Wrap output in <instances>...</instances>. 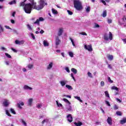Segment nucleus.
I'll use <instances>...</instances> for the list:
<instances>
[{
	"label": "nucleus",
	"mask_w": 126,
	"mask_h": 126,
	"mask_svg": "<svg viewBox=\"0 0 126 126\" xmlns=\"http://www.w3.org/2000/svg\"><path fill=\"white\" fill-rule=\"evenodd\" d=\"M16 13V12H13L12 14V16H13V17H15Z\"/></svg>",
	"instance_id": "obj_58"
},
{
	"label": "nucleus",
	"mask_w": 126,
	"mask_h": 126,
	"mask_svg": "<svg viewBox=\"0 0 126 126\" xmlns=\"http://www.w3.org/2000/svg\"><path fill=\"white\" fill-rule=\"evenodd\" d=\"M109 37H108V35H107V34H104V39L105 41H108V40H109V39L110 40H113V34H112V32H109Z\"/></svg>",
	"instance_id": "obj_4"
},
{
	"label": "nucleus",
	"mask_w": 126,
	"mask_h": 126,
	"mask_svg": "<svg viewBox=\"0 0 126 126\" xmlns=\"http://www.w3.org/2000/svg\"><path fill=\"white\" fill-rule=\"evenodd\" d=\"M74 124L76 126H82V122H81L80 121H78V123L74 122Z\"/></svg>",
	"instance_id": "obj_12"
},
{
	"label": "nucleus",
	"mask_w": 126,
	"mask_h": 126,
	"mask_svg": "<svg viewBox=\"0 0 126 126\" xmlns=\"http://www.w3.org/2000/svg\"><path fill=\"white\" fill-rule=\"evenodd\" d=\"M67 12L68 13L69 15H72V14H73V13L69 10H67Z\"/></svg>",
	"instance_id": "obj_36"
},
{
	"label": "nucleus",
	"mask_w": 126,
	"mask_h": 126,
	"mask_svg": "<svg viewBox=\"0 0 126 126\" xmlns=\"http://www.w3.org/2000/svg\"><path fill=\"white\" fill-rule=\"evenodd\" d=\"M107 122L109 126H112V125H113V120H112V118L111 117H108Z\"/></svg>",
	"instance_id": "obj_8"
},
{
	"label": "nucleus",
	"mask_w": 126,
	"mask_h": 126,
	"mask_svg": "<svg viewBox=\"0 0 126 126\" xmlns=\"http://www.w3.org/2000/svg\"><path fill=\"white\" fill-rule=\"evenodd\" d=\"M61 41L60 40L59 36H56L55 39V45L56 46H59V45L61 44Z\"/></svg>",
	"instance_id": "obj_7"
},
{
	"label": "nucleus",
	"mask_w": 126,
	"mask_h": 126,
	"mask_svg": "<svg viewBox=\"0 0 126 126\" xmlns=\"http://www.w3.org/2000/svg\"><path fill=\"white\" fill-rule=\"evenodd\" d=\"M105 104H106V105H107V106H108V107L111 106V104H110V102H109V101H108V100H105Z\"/></svg>",
	"instance_id": "obj_40"
},
{
	"label": "nucleus",
	"mask_w": 126,
	"mask_h": 126,
	"mask_svg": "<svg viewBox=\"0 0 126 126\" xmlns=\"http://www.w3.org/2000/svg\"><path fill=\"white\" fill-rule=\"evenodd\" d=\"M71 71L74 74H76V73H77V70L74 68H72Z\"/></svg>",
	"instance_id": "obj_15"
},
{
	"label": "nucleus",
	"mask_w": 126,
	"mask_h": 126,
	"mask_svg": "<svg viewBox=\"0 0 126 126\" xmlns=\"http://www.w3.org/2000/svg\"><path fill=\"white\" fill-rule=\"evenodd\" d=\"M108 23H109V24L112 23V19H108Z\"/></svg>",
	"instance_id": "obj_57"
},
{
	"label": "nucleus",
	"mask_w": 126,
	"mask_h": 126,
	"mask_svg": "<svg viewBox=\"0 0 126 126\" xmlns=\"http://www.w3.org/2000/svg\"><path fill=\"white\" fill-rule=\"evenodd\" d=\"M33 5L31 4V3L25 4L24 7V10L26 13L30 14L32 11V8H33Z\"/></svg>",
	"instance_id": "obj_2"
},
{
	"label": "nucleus",
	"mask_w": 126,
	"mask_h": 126,
	"mask_svg": "<svg viewBox=\"0 0 126 126\" xmlns=\"http://www.w3.org/2000/svg\"><path fill=\"white\" fill-rule=\"evenodd\" d=\"M80 34H81V35H83V36H87V33H86L85 32H80Z\"/></svg>",
	"instance_id": "obj_44"
},
{
	"label": "nucleus",
	"mask_w": 126,
	"mask_h": 126,
	"mask_svg": "<svg viewBox=\"0 0 126 126\" xmlns=\"http://www.w3.org/2000/svg\"><path fill=\"white\" fill-rule=\"evenodd\" d=\"M27 0H24V1L20 3V6H25V2Z\"/></svg>",
	"instance_id": "obj_25"
},
{
	"label": "nucleus",
	"mask_w": 126,
	"mask_h": 126,
	"mask_svg": "<svg viewBox=\"0 0 126 126\" xmlns=\"http://www.w3.org/2000/svg\"><path fill=\"white\" fill-rule=\"evenodd\" d=\"M52 11L54 14H57V13H58V11L56 10V9H55L54 8L52 9Z\"/></svg>",
	"instance_id": "obj_29"
},
{
	"label": "nucleus",
	"mask_w": 126,
	"mask_h": 126,
	"mask_svg": "<svg viewBox=\"0 0 126 126\" xmlns=\"http://www.w3.org/2000/svg\"><path fill=\"white\" fill-rule=\"evenodd\" d=\"M74 7L77 10H82L83 9V6H82V3L79 0H74Z\"/></svg>",
	"instance_id": "obj_1"
},
{
	"label": "nucleus",
	"mask_w": 126,
	"mask_h": 126,
	"mask_svg": "<svg viewBox=\"0 0 126 126\" xmlns=\"http://www.w3.org/2000/svg\"><path fill=\"white\" fill-rule=\"evenodd\" d=\"M74 98L75 99H77V100H78L81 103H83V101L80 99V97L79 96H74Z\"/></svg>",
	"instance_id": "obj_24"
},
{
	"label": "nucleus",
	"mask_w": 126,
	"mask_h": 126,
	"mask_svg": "<svg viewBox=\"0 0 126 126\" xmlns=\"http://www.w3.org/2000/svg\"><path fill=\"white\" fill-rule=\"evenodd\" d=\"M24 88L25 90H32V88H31L27 85H25L24 86Z\"/></svg>",
	"instance_id": "obj_13"
},
{
	"label": "nucleus",
	"mask_w": 126,
	"mask_h": 126,
	"mask_svg": "<svg viewBox=\"0 0 126 126\" xmlns=\"http://www.w3.org/2000/svg\"><path fill=\"white\" fill-rule=\"evenodd\" d=\"M3 105L4 106V107H8L9 103H8V101L5 100L3 102Z\"/></svg>",
	"instance_id": "obj_16"
},
{
	"label": "nucleus",
	"mask_w": 126,
	"mask_h": 126,
	"mask_svg": "<svg viewBox=\"0 0 126 126\" xmlns=\"http://www.w3.org/2000/svg\"><path fill=\"white\" fill-rule=\"evenodd\" d=\"M65 87L67 88L68 90H72V89H73V88H72V87L69 85H66Z\"/></svg>",
	"instance_id": "obj_17"
},
{
	"label": "nucleus",
	"mask_w": 126,
	"mask_h": 126,
	"mask_svg": "<svg viewBox=\"0 0 126 126\" xmlns=\"http://www.w3.org/2000/svg\"><path fill=\"white\" fill-rule=\"evenodd\" d=\"M112 90H116V91H119V88L116 86H112L111 87Z\"/></svg>",
	"instance_id": "obj_23"
},
{
	"label": "nucleus",
	"mask_w": 126,
	"mask_h": 126,
	"mask_svg": "<svg viewBox=\"0 0 126 126\" xmlns=\"http://www.w3.org/2000/svg\"><path fill=\"white\" fill-rule=\"evenodd\" d=\"M28 67L29 68V69H32V68L33 67V64H29L28 65Z\"/></svg>",
	"instance_id": "obj_41"
},
{
	"label": "nucleus",
	"mask_w": 126,
	"mask_h": 126,
	"mask_svg": "<svg viewBox=\"0 0 126 126\" xmlns=\"http://www.w3.org/2000/svg\"><path fill=\"white\" fill-rule=\"evenodd\" d=\"M116 114L118 116H122V112L121 111H117Z\"/></svg>",
	"instance_id": "obj_49"
},
{
	"label": "nucleus",
	"mask_w": 126,
	"mask_h": 126,
	"mask_svg": "<svg viewBox=\"0 0 126 126\" xmlns=\"http://www.w3.org/2000/svg\"><path fill=\"white\" fill-rule=\"evenodd\" d=\"M48 122H49V119H44V120H43V121H42L41 124L42 125H44V124H45V123H48Z\"/></svg>",
	"instance_id": "obj_27"
},
{
	"label": "nucleus",
	"mask_w": 126,
	"mask_h": 126,
	"mask_svg": "<svg viewBox=\"0 0 126 126\" xmlns=\"http://www.w3.org/2000/svg\"><path fill=\"white\" fill-rule=\"evenodd\" d=\"M86 10L87 12H90V6H88Z\"/></svg>",
	"instance_id": "obj_45"
},
{
	"label": "nucleus",
	"mask_w": 126,
	"mask_h": 126,
	"mask_svg": "<svg viewBox=\"0 0 126 126\" xmlns=\"http://www.w3.org/2000/svg\"><path fill=\"white\" fill-rule=\"evenodd\" d=\"M61 85L62 86H64L66 83V81H61L60 82Z\"/></svg>",
	"instance_id": "obj_21"
},
{
	"label": "nucleus",
	"mask_w": 126,
	"mask_h": 126,
	"mask_svg": "<svg viewBox=\"0 0 126 126\" xmlns=\"http://www.w3.org/2000/svg\"><path fill=\"white\" fill-rule=\"evenodd\" d=\"M71 77L73 78L74 81H76L75 78H74V76H73V73H71Z\"/></svg>",
	"instance_id": "obj_47"
},
{
	"label": "nucleus",
	"mask_w": 126,
	"mask_h": 126,
	"mask_svg": "<svg viewBox=\"0 0 126 126\" xmlns=\"http://www.w3.org/2000/svg\"><path fill=\"white\" fill-rule=\"evenodd\" d=\"M27 28L29 30H32V28L31 27V26H30V25H27Z\"/></svg>",
	"instance_id": "obj_50"
},
{
	"label": "nucleus",
	"mask_w": 126,
	"mask_h": 126,
	"mask_svg": "<svg viewBox=\"0 0 126 126\" xmlns=\"http://www.w3.org/2000/svg\"><path fill=\"white\" fill-rule=\"evenodd\" d=\"M65 69L68 73L70 72V70H69V68H68V67H66Z\"/></svg>",
	"instance_id": "obj_48"
},
{
	"label": "nucleus",
	"mask_w": 126,
	"mask_h": 126,
	"mask_svg": "<svg viewBox=\"0 0 126 126\" xmlns=\"http://www.w3.org/2000/svg\"><path fill=\"white\" fill-rule=\"evenodd\" d=\"M32 102H33V98H30L28 101V105L32 106Z\"/></svg>",
	"instance_id": "obj_14"
},
{
	"label": "nucleus",
	"mask_w": 126,
	"mask_h": 126,
	"mask_svg": "<svg viewBox=\"0 0 126 126\" xmlns=\"http://www.w3.org/2000/svg\"><path fill=\"white\" fill-rule=\"evenodd\" d=\"M41 107H42V104H37L36 105V108H37V109H41Z\"/></svg>",
	"instance_id": "obj_46"
},
{
	"label": "nucleus",
	"mask_w": 126,
	"mask_h": 126,
	"mask_svg": "<svg viewBox=\"0 0 126 126\" xmlns=\"http://www.w3.org/2000/svg\"><path fill=\"white\" fill-rule=\"evenodd\" d=\"M114 110H118V109H119L118 105L115 104L114 106Z\"/></svg>",
	"instance_id": "obj_51"
},
{
	"label": "nucleus",
	"mask_w": 126,
	"mask_h": 126,
	"mask_svg": "<svg viewBox=\"0 0 126 126\" xmlns=\"http://www.w3.org/2000/svg\"><path fill=\"white\" fill-rule=\"evenodd\" d=\"M45 20L43 18V17H39V19H36V21L34 22L33 23L34 24H38V25H40V22L44 21Z\"/></svg>",
	"instance_id": "obj_5"
},
{
	"label": "nucleus",
	"mask_w": 126,
	"mask_h": 126,
	"mask_svg": "<svg viewBox=\"0 0 126 126\" xmlns=\"http://www.w3.org/2000/svg\"><path fill=\"white\" fill-rule=\"evenodd\" d=\"M23 44H24V40H22V41H19V45H23Z\"/></svg>",
	"instance_id": "obj_52"
},
{
	"label": "nucleus",
	"mask_w": 126,
	"mask_h": 126,
	"mask_svg": "<svg viewBox=\"0 0 126 126\" xmlns=\"http://www.w3.org/2000/svg\"><path fill=\"white\" fill-rule=\"evenodd\" d=\"M104 93L106 97H107L108 98H110V94H109V93H108V91H105Z\"/></svg>",
	"instance_id": "obj_31"
},
{
	"label": "nucleus",
	"mask_w": 126,
	"mask_h": 126,
	"mask_svg": "<svg viewBox=\"0 0 126 126\" xmlns=\"http://www.w3.org/2000/svg\"><path fill=\"white\" fill-rule=\"evenodd\" d=\"M4 27H5L6 29H10L11 30V28H10L8 26H4Z\"/></svg>",
	"instance_id": "obj_59"
},
{
	"label": "nucleus",
	"mask_w": 126,
	"mask_h": 126,
	"mask_svg": "<svg viewBox=\"0 0 126 126\" xmlns=\"http://www.w3.org/2000/svg\"><path fill=\"white\" fill-rule=\"evenodd\" d=\"M10 112L12 113V114H13V115L16 114V112H15L14 109H13V108L10 109Z\"/></svg>",
	"instance_id": "obj_32"
},
{
	"label": "nucleus",
	"mask_w": 126,
	"mask_h": 126,
	"mask_svg": "<svg viewBox=\"0 0 126 126\" xmlns=\"http://www.w3.org/2000/svg\"><path fill=\"white\" fill-rule=\"evenodd\" d=\"M63 101H64V102H65V103H67L68 104H69V105H70V102H69V101L66 98H63Z\"/></svg>",
	"instance_id": "obj_28"
},
{
	"label": "nucleus",
	"mask_w": 126,
	"mask_h": 126,
	"mask_svg": "<svg viewBox=\"0 0 126 126\" xmlns=\"http://www.w3.org/2000/svg\"><path fill=\"white\" fill-rule=\"evenodd\" d=\"M95 28H99V27H100V26L97 24H95Z\"/></svg>",
	"instance_id": "obj_60"
},
{
	"label": "nucleus",
	"mask_w": 126,
	"mask_h": 126,
	"mask_svg": "<svg viewBox=\"0 0 126 126\" xmlns=\"http://www.w3.org/2000/svg\"><path fill=\"white\" fill-rule=\"evenodd\" d=\"M11 49L14 53H17V50H16L15 49H14L13 48H11Z\"/></svg>",
	"instance_id": "obj_54"
},
{
	"label": "nucleus",
	"mask_w": 126,
	"mask_h": 126,
	"mask_svg": "<svg viewBox=\"0 0 126 126\" xmlns=\"http://www.w3.org/2000/svg\"><path fill=\"white\" fill-rule=\"evenodd\" d=\"M15 3H16V1L15 0H13L12 1H11V2H9V4H15Z\"/></svg>",
	"instance_id": "obj_30"
},
{
	"label": "nucleus",
	"mask_w": 126,
	"mask_h": 126,
	"mask_svg": "<svg viewBox=\"0 0 126 126\" xmlns=\"http://www.w3.org/2000/svg\"><path fill=\"white\" fill-rule=\"evenodd\" d=\"M10 21L12 24H14V23H15V21H14V20L11 19Z\"/></svg>",
	"instance_id": "obj_62"
},
{
	"label": "nucleus",
	"mask_w": 126,
	"mask_h": 126,
	"mask_svg": "<svg viewBox=\"0 0 126 126\" xmlns=\"http://www.w3.org/2000/svg\"><path fill=\"white\" fill-rule=\"evenodd\" d=\"M63 29L60 28L58 30V36H62V35H63Z\"/></svg>",
	"instance_id": "obj_10"
},
{
	"label": "nucleus",
	"mask_w": 126,
	"mask_h": 126,
	"mask_svg": "<svg viewBox=\"0 0 126 126\" xmlns=\"http://www.w3.org/2000/svg\"><path fill=\"white\" fill-rule=\"evenodd\" d=\"M6 114L7 115V116H8V117H11V115L10 113H9V112L7 110H6Z\"/></svg>",
	"instance_id": "obj_37"
},
{
	"label": "nucleus",
	"mask_w": 126,
	"mask_h": 126,
	"mask_svg": "<svg viewBox=\"0 0 126 126\" xmlns=\"http://www.w3.org/2000/svg\"><path fill=\"white\" fill-rule=\"evenodd\" d=\"M103 17H106L107 16V11H104L102 14Z\"/></svg>",
	"instance_id": "obj_34"
},
{
	"label": "nucleus",
	"mask_w": 126,
	"mask_h": 126,
	"mask_svg": "<svg viewBox=\"0 0 126 126\" xmlns=\"http://www.w3.org/2000/svg\"><path fill=\"white\" fill-rule=\"evenodd\" d=\"M45 4V0H40L39 1V4L37 6L34 5L33 6V9H36V10H41L44 8V4Z\"/></svg>",
	"instance_id": "obj_3"
},
{
	"label": "nucleus",
	"mask_w": 126,
	"mask_h": 126,
	"mask_svg": "<svg viewBox=\"0 0 126 126\" xmlns=\"http://www.w3.org/2000/svg\"><path fill=\"white\" fill-rule=\"evenodd\" d=\"M107 64H108V67L109 68V69H112L113 67H112V65L109 63H108V62H107Z\"/></svg>",
	"instance_id": "obj_38"
},
{
	"label": "nucleus",
	"mask_w": 126,
	"mask_h": 126,
	"mask_svg": "<svg viewBox=\"0 0 126 126\" xmlns=\"http://www.w3.org/2000/svg\"><path fill=\"white\" fill-rule=\"evenodd\" d=\"M5 56H6L7 57H8L9 59H11V56L10 55L8 54V53H5Z\"/></svg>",
	"instance_id": "obj_43"
},
{
	"label": "nucleus",
	"mask_w": 126,
	"mask_h": 126,
	"mask_svg": "<svg viewBox=\"0 0 126 126\" xmlns=\"http://www.w3.org/2000/svg\"><path fill=\"white\" fill-rule=\"evenodd\" d=\"M122 41H123L124 44H126V38L122 39Z\"/></svg>",
	"instance_id": "obj_64"
},
{
	"label": "nucleus",
	"mask_w": 126,
	"mask_h": 126,
	"mask_svg": "<svg viewBox=\"0 0 126 126\" xmlns=\"http://www.w3.org/2000/svg\"><path fill=\"white\" fill-rule=\"evenodd\" d=\"M126 118H124L122 120L120 121V124L121 125H124V124H126Z\"/></svg>",
	"instance_id": "obj_20"
},
{
	"label": "nucleus",
	"mask_w": 126,
	"mask_h": 126,
	"mask_svg": "<svg viewBox=\"0 0 126 126\" xmlns=\"http://www.w3.org/2000/svg\"><path fill=\"white\" fill-rule=\"evenodd\" d=\"M69 56H70V57L71 58H73V53H72L71 52H69Z\"/></svg>",
	"instance_id": "obj_42"
},
{
	"label": "nucleus",
	"mask_w": 126,
	"mask_h": 126,
	"mask_svg": "<svg viewBox=\"0 0 126 126\" xmlns=\"http://www.w3.org/2000/svg\"><path fill=\"white\" fill-rule=\"evenodd\" d=\"M108 81H109V82H110V83H114V81L111 80V78L110 77H108Z\"/></svg>",
	"instance_id": "obj_35"
},
{
	"label": "nucleus",
	"mask_w": 126,
	"mask_h": 126,
	"mask_svg": "<svg viewBox=\"0 0 126 126\" xmlns=\"http://www.w3.org/2000/svg\"><path fill=\"white\" fill-rule=\"evenodd\" d=\"M21 121L24 126H27V123H26V122L23 120V119H21Z\"/></svg>",
	"instance_id": "obj_33"
},
{
	"label": "nucleus",
	"mask_w": 126,
	"mask_h": 126,
	"mask_svg": "<svg viewBox=\"0 0 126 126\" xmlns=\"http://www.w3.org/2000/svg\"><path fill=\"white\" fill-rule=\"evenodd\" d=\"M85 49H86V50H88L89 52H92V51H93L92 45H89L88 46L87 45H85Z\"/></svg>",
	"instance_id": "obj_6"
},
{
	"label": "nucleus",
	"mask_w": 126,
	"mask_h": 126,
	"mask_svg": "<svg viewBox=\"0 0 126 126\" xmlns=\"http://www.w3.org/2000/svg\"><path fill=\"white\" fill-rule=\"evenodd\" d=\"M31 36H32V39H35V36L34 35V34L32 33Z\"/></svg>",
	"instance_id": "obj_61"
},
{
	"label": "nucleus",
	"mask_w": 126,
	"mask_h": 126,
	"mask_svg": "<svg viewBox=\"0 0 126 126\" xmlns=\"http://www.w3.org/2000/svg\"><path fill=\"white\" fill-rule=\"evenodd\" d=\"M43 44H44V47H49V43L46 40H44Z\"/></svg>",
	"instance_id": "obj_22"
},
{
	"label": "nucleus",
	"mask_w": 126,
	"mask_h": 126,
	"mask_svg": "<svg viewBox=\"0 0 126 126\" xmlns=\"http://www.w3.org/2000/svg\"><path fill=\"white\" fill-rule=\"evenodd\" d=\"M66 118H67V121L68 122H69V123H72V121H73V118H72V116L71 115V114H68Z\"/></svg>",
	"instance_id": "obj_9"
},
{
	"label": "nucleus",
	"mask_w": 126,
	"mask_h": 126,
	"mask_svg": "<svg viewBox=\"0 0 126 126\" xmlns=\"http://www.w3.org/2000/svg\"><path fill=\"white\" fill-rule=\"evenodd\" d=\"M88 75L89 77L91 78H92L93 77L92 76V73H91L90 72H88Z\"/></svg>",
	"instance_id": "obj_39"
},
{
	"label": "nucleus",
	"mask_w": 126,
	"mask_h": 126,
	"mask_svg": "<svg viewBox=\"0 0 126 126\" xmlns=\"http://www.w3.org/2000/svg\"><path fill=\"white\" fill-rule=\"evenodd\" d=\"M101 2H102V3H103V4H104V5H106L107 4V3H106V1H105V0H101Z\"/></svg>",
	"instance_id": "obj_56"
},
{
	"label": "nucleus",
	"mask_w": 126,
	"mask_h": 126,
	"mask_svg": "<svg viewBox=\"0 0 126 126\" xmlns=\"http://www.w3.org/2000/svg\"><path fill=\"white\" fill-rule=\"evenodd\" d=\"M21 106H24V103L23 102L17 104V106L19 109H22V107H21Z\"/></svg>",
	"instance_id": "obj_11"
},
{
	"label": "nucleus",
	"mask_w": 126,
	"mask_h": 126,
	"mask_svg": "<svg viewBox=\"0 0 126 126\" xmlns=\"http://www.w3.org/2000/svg\"><path fill=\"white\" fill-rule=\"evenodd\" d=\"M29 1H30L31 2V4L32 6H34L35 5V4H37V3L36 2H34V0H29Z\"/></svg>",
	"instance_id": "obj_19"
},
{
	"label": "nucleus",
	"mask_w": 126,
	"mask_h": 126,
	"mask_svg": "<svg viewBox=\"0 0 126 126\" xmlns=\"http://www.w3.org/2000/svg\"><path fill=\"white\" fill-rule=\"evenodd\" d=\"M20 41H19L18 40H16L15 41V44H16L17 45H19V42Z\"/></svg>",
	"instance_id": "obj_55"
},
{
	"label": "nucleus",
	"mask_w": 126,
	"mask_h": 126,
	"mask_svg": "<svg viewBox=\"0 0 126 126\" xmlns=\"http://www.w3.org/2000/svg\"><path fill=\"white\" fill-rule=\"evenodd\" d=\"M107 58H108V60H109L110 61H113V60L114 59L113 55H107Z\"/></svg>",
	"instance_id": "obj_18"
},
{
	"label": "nucleus",
	"mask_w": 126,
	"mask_h": 126,
	"mask_svg": "<svg viewBox=\"0 0 126 126\" xmlns=\"http://www.w3.org/2000/svg\"><path fill=\"white\" fill-rule=\"evenodd\" d=\"M45 32L43 30H41L40 32H39V33H40V34H43V33H44Z\"/></svg>",
	"instance_id": "obj_63"
},
{
	"label": "nucleus",
	"mask_w": 126,
	"mask_h": 126,
	"mask_svg": "<svg viewBox=\"0 0 126 126\" xmlns=\"http://www.w3.org/2000/svg\"><path fill=\"white\" fill-rule=\"evenodd\" d=\"M100 85H101V86L103 87V86L105 85V83L104 82V81H101L100 82Z\"/></svg>",
	"instance_id": "obj_53"
},
{
	"label": "nucleus",
	"mask_w": 126,
	"mask_h": 126,
	"mask_svg": "<svg viewBox=\"0 0 126 126\" xmlns=\"http://www.w3.org/2000/svg\"><path fill=\"white\" fill-rule=\"evenodd\" d=\"M52 67H53V63H50L48 66H47V69H51V68H52Z\"/></svg>",
	"instance_id": "obj_26"
}]
</instances>
